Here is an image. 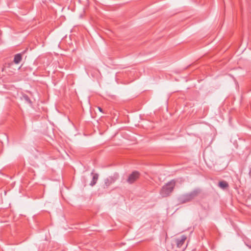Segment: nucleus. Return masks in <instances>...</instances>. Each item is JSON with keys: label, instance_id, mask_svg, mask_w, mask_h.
Masks as SVG:
<instances>
[{"label": "nucleus", "instance_id": "f257e3e1", "mask_svg": "<svg viewBox=\"0 0 251 251\" xmlns=\"http://www.w3.org/2000/svg\"><path fill=\"white\" fill-rule=\"evenodd\" d=\"M176 185V181L172 179L164 185L161 188L160 194L162 197L169 196L173 191Z\"/></svg>", "mask_w": 251, "mask_h": 251}, {"label": "nucleus", "instance_id": "f03ea898", "mask_svg": "<svg viewBox=\"0 0 251 251\" xmlns=\"http://www.w3.org/2000/svg\"><path fill=\"white\" fill-rule=\"evenodd\" d=\"M199 189H195L189 193L181 195L178 198V201L181 203H184L190 201L196 197L200 193Z\"/></svg>", "mask_w": 251, "mask_h": 251}, {"label": "nucleus", "instance_id": "7ed1b4c3", "mask_svg": "<svg viewBox=\"0 0 251 251\" xmlns=\"http://www.w3.org/2000/svg\"><path fill=\"white\" fill-rule=\"evenodd\" d=\"M119 177V175L118 173H115L113 175L109 176L105 178L104 180V184L103 185L104 188H107L110 185L114 183Z\"/></svg>", "mask_w": 251, "mask_h": 251}, {"label": "nucleus", "instance_id": "20e7f679", "mask_svg": "<svg viewBox=\"0 0 251 251\" xmlns=\"http://www.w3.org/2000/svg\"><path fill=\"white\" fill-rule=\"evenodd\" d=\"M140 174L139 172L135 171L130 174L126 179V181L129 184H132L135 182L140 177Z\"/></svg>", "mask_w": 251, "mask_h": 251}, {"label": "nucleus", "instance_id": "39448f33", "mask_svg": "<svg viewBox=\"0 0 251 251\" xmlns=\"http://www.w3.org/2000/svg\"><path fill=\"white\" fill-rule=\"evenodd\" d=\"M22 59V55L21 53H18L15 55L13 62L9 63L7 64L8 68H11L14 65V63L18 64Z\"/></svg>", "mask_w": 251, "mask_h": 251}, {"label": "nucleus", "instance_id": "423d86ee", "mask_svg": "<svg viewBox=\"0 0 251 251\" xmlns=\"http://www.w3.org/2000/svg\"><path fill=\"white\" fill-rule=\"evenodd\" d=\"M186 239V236L184 235L181 236L180 238L176 239V244L177 247L179 248H185V247H183V245Z\"/></svg>", "mask_w": 251, "mask_h": 251}, {"label": "nucleus", "instance_id": "0eeeda50", "mask_svg": "<svg viewBox=\"0 0 251 251\" xmlns=\"http://www.w3.org/2000/svg\"><path fill=\"white\" fill-rule=\"evenodd\" d=\"M91 175H93V178H92V180H91L90 183V185L91 186H94L97 181H98V178H99V174H94L93 172L91 173Z\"/></svg>", "mask_w": 251, "mask_h": 251}, {"label": "nucleus", "instance_id": "6e6552de", "mask_svg": "<svg viewBox=\"0 0 251 251\" xmlns=\"http://www.w3.org/2000/svg\"><path fill=\"white\" fill-rule=\"evenodd\" d=\"M218 186L223 189H225L228 188V184L226 181H221L219 182Z\"/></svg>", "mask_w": 251, "mask_h": 251}, {"label": "nucleus", "instance_id": "1a4fd4ad", "mask_svg": "<svg viewBox=\"0 0 251 251\" xmlns=\"http://www.w3.org/2000/svg\"><path fill=\"white\" fill-rule=\"evenodd\" d=\"M22 100H24L25 101H26L27 103L31 104L32 102L30 99V98L28 97V96L25 94H24L22 96Z\"/></svg>", "mask_w": 251, "mask_h": 251}, {"label": "nucleus", "instance_id": "9d476101", "mask_svg": "<svg viewBox=\"0 0 251 251\" xmlns=\"http://www.w3.org/2000/svg\"><path fill=\"white\" fill-rule=\"evenodd\" d=\"M249 175L251 177V167L250 168V170H249Z\"/></svg>", "mask_w": 251, "mask_h": 251}, {"label": "nucleus", "instance_id": "9b49d317", "mask_svg": "<svg viewBox=\"0 0 251 251\" xmlns=\"http://www.w3.org/2000/svg\"><path fill=\"white\" fill-rule=\"evenodd\" d=\"M98 109L100 112H103L102 109L101 107H98Z\"/></svg>", "mask_w": 251, "mask_h": 251}]
</instances>
